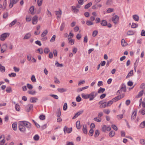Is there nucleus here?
Here are the masks:
<instances>
[{"instance_id":"obj_42","label":"nucleus","mask_w":145,"mask_h":145,"mask_svg":"<svg viewBox=\"0 0 145 145\" xmlns=\"http://www.w3.org/2000/svg\"><path fill=\"white\" fill-rule=\"evenodd\" d=\"M6 91L8 93L11 92V91H12L11 88L10 86L7 87L6 89Z\"/></svg>"},{"instance_id":"obj_36","label":"nucleus","mask_w":145,"mask_h":145,"mask_svg":"<svg viewBox=\"0 0 145 145\" xmlns=\"http://www.w3.org/2000/svg\"><path fill=\"white\" fill-rule=\"evenodd\" d=\"M80 122L79 121H77L76 122V127L77 128L79 129L80 128Z\"/></svg>"},{"instance_id":"obj_59","label":"nucleus","mask_w":145,"mask_h":145,"mask_svg":"<svg viewBox=\"0 0 145 145\" xmlns=\"http://www.w3.org/2000/svg\"><path fill=\"white\" fill-rule=\"evenodd\" d=\"M50 50L48 48H46L44 49V52L46 54H48L50 52Z\"/></svg>"},{"instance_id":"obj_25","label":"nucleus","mask_w":145,"mask_h":145,"mask_svg":"<svg viewBox=\"0 0 145 145\" xmlns=\"http://www.w3.org/2000/svg\"><path fill=\"white\" fill-rule=\"evenodd\" d=\"M57 91L60 93H63L66 91L67 89L63 88H58L57 89Z\"/></svg>"},{"instance_id":"obj_51","label":"nucleus","mask_w":145,"mask_h":145,"mask_svg":"<svg viewBox=\"0 0 145 145\" xmlns=\"http://www.w3.org/2000/svg\"><path fill=\"white\" fill-rule=\"evenodd\" d=\"M113 103L112 101L111 100L109 101L108 102L106 103V105L107 107L111 105Z\"/></svg>"},{"instance_id":"obj_9","label":"nucleus","mask_w":145,"mask_h":145,"mask_svg":"<svg viewBox=\"0 0 145 145\" xmlns=\"http://www.w3.org/2000/svg\"><path fill=\"white\" fill-rule=\"evenodd\" d=\"M38 19V17L36 16H35L33 17L32 20L33 24L35 25L37 23Z\"/></svg>"},{"instance_id":"obj_14","label":"nucleus","mask_w":145,"mask_h":145,"mask_svg":"<svg viewBox=\"0 0 145 145\" xmlns=\"http://www.w3.org/2000/svg\"><path fill=\"white\" fill-rule=\"evenodd\" d=\"M82 130L84 133L87 134L88 132L86 125H83Z\"/></svg>"},{"instance_id":"obj_21","label":"nucleus","mask_w":145,"mask_h":145,"mask_svg":"<svg viewBox=\"0 0 145 145\" xmlns=\"http://www.w3.org/2000/svg\"><path fill=\"white\" fill-rule=\"evenodd\" d=\"M112 3V0H107L106 3V4L107 5H111Z\"/></svg>"},{"instance_id":"obj_34","label":"nucleus","mask_w":145,"mask_h":145,"mask_svg":"<svg viewBox=\"0 0 145 145\" xmlns=\"http://www.w3.org/2000/svg\"><path fill=\"white\" fill-rule=\"evenodd\" d=\"M48 31L47 30H46L44 31L41 34V37H43L45 36L48 33Z\"/></svg>"},{"instance_id":"obj_44","label":"nucleus","mask_w":145,"mask_h":145,"mask_svg":"<svg viewBox=\"0 0 145 145\" xmlns=\"http://www.w3.org/2000/svg\"><path fill=\"white\" fill-rule=\"evenodd\" d=\"M138 27V25L137 24H136V23L133 22L132 23L131 27L133 28H135L137 27Z\"/></svg>"},{"instance_id":"obj_11","label":"nucleus","mask_w":145,"mask_h":145,"mask_svg":"<svg viewBox=\"0 0 145 145\" xmlns=\"http://www.w3.org/2000/svg\"><path fill=\"white\" fill-rule=\"evenodd\" d=\"M83 112V110L77 112L76 114H75V115L73 117L72 119H75L76 118H77Z\"/></svg>"},{"instance_id":"obj_17","label":"nucleus","mask_w":145,"mask_h":145,"mask_svg":"<svg viewBox=\"0 0 145 145\" xmlns=\"http://www.w3.org/2000/svg\"><path fill=\"white\" fill-rule=\"evenodd\" d=\"M12 129L14 131H16L17 129V124L16 123H14L12 125Z\"/></svg>"},{"instance_id":"obj_4","label":"nucleus","mask_w":145,"mask_h":145,"mask_svg":"<svg viewBox=\"0 0 145 145\" xmlns=\"http://www.w3.org/2000/svg\"><path fill=\"white\" fill-rule=\"evenodd\" d=\"M9 34L8 33H4L1 35L0 39L1 41H4L5 40L6 37H8Z\"/></svg>"},{"instance_id":"obj_20","label":"nucleus","mask_w":145,"mask_h":145,"mask_svg":"<svg viewBox=\"0 0 145 145\" xmlns=\"http://www.w3.org/2000/svg\"><path fill=\"white\" fill-rule=\"evenodd\" d=\"M88 86H86L80 88H79L77 89V91L78 92H80L84 89H86L88 88Z\"/></svg>"},{"instance_id":"obj_64","label":"nucleus","mask_w":145,"mask_h":145,"mask_svg":"<svg viewBox=\"0 0 145 145\" xmlns=\"http://www.w3.org/2000/svg\"><path fill=\"white\" fill-rule=\"evenodd\" d=\"M139 112L144 115L145 114V109H142L141 110H140Z\"/></svg>"},{"instance_id":"obj_26","label":"nucleus","mask_w":145,"mask_h":145,"mask_svg":"<svg viewBox=\"0 0 145 145\" xmlns=\"http://www.w3.org/2000/svg\"><path fill=\"white\" fill-rule=\"evenodd\" d=\"M107 21L105 20H103L101 21V24L102 26H106L107 25Z\"/></svg>"},{"instance_id":"obj_6","label":"nucleus","mask_w":145,"mask_h":145,"mask_svg":"<svg viewBox=\"0 0 145 145\" xmlns=\"http://www.w3.org/2000/svg\"><path fill=\"white\" fill-rule=\"evenodd\" d=\"M72 130V128H68L66 126H65L63 129V131L64 133H70L71 132Z\"/></svg>"},{"instance_id":"obj_57","label":"nucleus","mask_w":145,"mask_h":145,"mask_svg":"<svg viewBox=\"0 0 145 145\" xmlns=\"http://www.w3.org/2000/svg\"><path fill=\"white\" fill-rule=\"evenodd\" d=\"M113 10H114L113 8H108L107 9L106 12L107 13H110V12H113Z\"/></svg>"},{"instance_id":"obj_30","label":"nucleus","mask_w":145,"mask_h":145,"mask_svg":"<svg viewBox=\"0 0 145 145\" xmlns=\"http://www.w3.org/2000/svg\"><path fill=\"white\" fill-rule=\"evenodd\" d=\"M121 44L122 46H125L127 45V43L125 42V40L124 39L122 40L121 42Z\"/></svg>"},{"instance_id":"obj_47","label":"nucleus","mask_w":145,"mask_h":145,"mask_svg":"<svg viewBox=\"0 0 145 145\" xmlns=\"http://www.w3.org/2000/svg\"><path fill=\"white\" fill-rule=\"evenodd\" d=\"M16 22L17 20H14L9 25V26L12 27L13 25H14L16 24Z\"/></svg>"},{"instance_id":"obj_52","label":"nucleus","mask_w":145,"mask_h":145,"mask_svg":"<svg viewBox=\"0 0 145 145\" xmlns=\"http://www.w3.org/2000/svg\"><path fill=\"white\" fill-rule=\"evenodd\" d=\"M8 75L10 77H14L16 76V74L14 73H12L8 74Z\"/></svg>"},{"instance_id":"obj_22","label":"nucleus","mask_w":145,"mask_h":145,"mask_svg":"<svg viewBox=\"0 0 145 145\" xmlns=\"http://www.w3.org/2000/svg\"><path fill=\"white\" fill-rule=\"evenodd\" d=\"M61 112L60 108L57 109V111L56 112V116L57 117H59L61 116Z\"/></svg>"},{"instance_id":"obj_43","label":"nucleus","mask_w":145,"mask_h":145,"mask_svg":"<svg viewBox=\"0 0 145 145\" xmlns=\"http://www.w3.org/2000/svg\"><path fill=\"white\" fill-rule=\"evenodd\" d=\"M31 80L33 82H36V79L35 76L33 75L32 76L31 78Z\"/></svg>"},{"instance_id":"obj_27","label":"nucleus","mask_w":145,"mask_h":145,"mask_svg":"<svg viewBox=\"0 0 145 145\" xmlns=\"http://www.w3.org/2000/svg\"><path fill=\"white\" fill-rule=\"evenodd\" d=\"M92 3L91 2H89L84 7V8L85 9H87L91 5H92Z\"/></svg>"},{"instance_id":"obj_56","label":"nucleus","mask_w":145,"mask_h":145,"mask_svg":"<svg viewBox=\"0 0 145 145\" xmlns=\"http://www.w3.org/2000/svg\"><path fill=\"white\" fill-rule=\"evenodd\" d=\"M98 31H94L92 33V36L93 37H95L98 34Z\"/></svg>"},{"instance_id":"obj_23","label":"nucleus","mask_w":145,"mask_h":145,"mask_svg":"<svg viewBox=\"0 0 145 145\" xmlns=\"http://www.w3.org/2000/svg\"><path fill=\"white\" fill-rule=\"evenodd\" d=\"M34 7L33 6H32L29 8V11L30 13L32 15L34 14Z\"/></svg>"},{"instance_id":"obj_18","label":"nucleus","mask_w":145,"mask_h":145,"mask_svg":"<svg viewBox=\"0 0 145 145\" xmlns=\"http://www.w3.org/2000/svg\"><path fill=\"white\" fill-rule=\"evenodd\" d=\"M133 17L134 20L138 21L139 20V17L137 15H134L133 16Z\"/></svg>"},{"instance_id":"obj_48","label":"nucleus","mask_w":145,"mask_h":145,"mask_svg":"<svg viewBox=\"0 0 145 145\" xmlns=\"http://www.w3.org/2000/svg\"><path fill=\"white\" fill-rule=\"evenodd\" d=\"M99 134V130H96L95 134L94 135V136L95 137H98Z\"/></svg>"},{"instance_id":"obj_12","label":"nucleus","mask_w":145,"mask_h":145,"mask_svg":"<svg viewBox=\"0 0 145 145\" xmlns=\"http://www.w3.org/2000/svg\"><path fill=\"white\" fill-rule=\"evenodd\" d=\"M122 91L125 92L126 91V86L124 84H123L121 85V87L120 89Z\"/></svg>"},{"instance_id":"obj_35","label":"nucleus","mask_w":145,"mask_h":145,"mask_svg":"<svg viewBox=\"0 0 145 145\" xmlns=\"http://www.w3.org/2000/svg\"><path fill=\"white\" fill-rule=\"evenodd\" d=\"M81 96L82 97L85 99H88V94L85 95L84 93H83L81 94Z\"/></svg>"},{"instance_id":"obj_50","label":"nucleus","mask_w":145,"mask_h":145,"mask_svg":"<svg viewBox=\"0 0 145 145\" xmlns=\"http://www.w3.org/2000/svg\"><path fill=\"white\" fill-rule=\"evenodd\" d=\"M5 137L4 135H1L0 137V142H2L3 141L5 140Z\"/></svg>"},{"instance_id":"obj_7","label":"nucleus","mask_w":145,"mask_h":145,"mask_svg":"<svg viewBox=\"0 0 145 145\" xmlns=\"http://www.w3.org/2000/svg\"><path fill=\"white\" fill-rule=\"evenodd\" d=\"M19 0H10L9 7L10 8H12L14 4H16Z\"/></svg>"},{"instance_id":"obj_41","label":"nucleus","mask_w":145,"mask_h":145,"mask_svg":"<svg viewBox=\"0 0 145 145\" xmlns=\"http://www.w3.org/2000/svg\"><path fill=\"white\" fill-rule=\"evenodd\" d=\"M140 144L142 145H145V140L144 139H140Z\"/></svg>"},{"instance_id":"obj_13","label":"nucleus","mask_w":145,"mask_h":145,"mask_svg":"<svg viewBox=\"0 0 145 145\" xmlns=\"http://www.w3.org/2000/svg\"><path fill=\"white\" fill-rule=\"evenodd\" d=\"M121 99V97L120 96H117V97L114 98L112 100H111L112 101V102H116L118 100Z\"/></svg>"},{"instance_id":"obj_38","label":"nucleus","mask_w":145,"mask_h":145,"mask_svg":"<svg viewBox=\"0 0 145 145\" xmlns=\"http://www.w3.org/2000/svg\"><path fill=\"white\" fill-rule=\"evenodd\" d=\"M55 65L57 67H62L63 66L62 64H60L57 61L56 62Z\"/></svg>"},{"instance_id":"obj_58","label":"nucleus","mask_w":145,"mask_h":145,"mask_svg":"<svg viewBox=\"0 0 145 145\" xmlns=\"http://www.w3.org/2000/svg\"><path fill=\"white\" fill-rule=\"evenodd\" d=\"M86 24L88 25H90L93 24V23L89 21H87L86 22Z\"/></svg>"},{"instance_id":"obj_28","label":"nucleus","mask_w":145,"mask_h":145,"mask_svg":"<svg viewBox=\"0 0 145 145\" xmlns=\"http://www.w3.org/2000/svg\"><path fill=\"white\" fill-rule=\"evenodd\" d=\"M115 135V132L113 131H111L109 133V136L110 137H113Z\"/></svg>"},{"instance_id":"obj_45","label":"nucleus","mask_w":145,"mask_h":145,"mask_svg":"<svg viewBox=\"0 0 145 145\" xmlns=\"http://www.w3.org/2000/svg\"><path fill=\"white\" fill-rule=\"evenodd\" d=\"M39 138V136L38 135H36L33 137V139L35 140H38Z\"/></svg>"},{"instance_id":"obj_24","label":"nucleus","mask_w":145,"mask_h":145,"mask_svg":"<svg viewBox=\"0 0 145 145\" xmlns=\"http://www.w3.org/2000/svg\"><path fill=\"white\" fill-rule=\"evenodd\" d=\"M135 32L133 31L130 30L128 31L127 34L128 35H133L134 34Z\"/></svg>"},{"instance_id":"obj_1","label":"nucleus","mask_w":145,"mask_h":145,"mask_svg":"<svg viewBox=\"0 0 145 145\" xmlns=\"http://www.w3.org/2000/svg\"><path fill=\"white\" fill-rule=\"evenodd\" d=\"M97 95V93L95 91H93L90 93L88 94V96L89 100L91 101L93 100Z\"/></svg>"},{"instance_id":"obj_63","label":"nucleus","mask_w":145,"mask_h":145,"mask_svg":"<svg viewBox=\"0 0 145 145\" xmlns=\"http://www.w3.org/2000/svg\"><path fill=\"white\" fill-rule=\"evenodd\" d=\"M140 88L143 90L145 89V84L144 83H142L140 86Z\"/></svg>"},{"instance_id":"obj_46","label":"nucleus","mask_w":145,"mask_h":145,"mask_svg":"<svg viewBox=\"0 0 145 145\" xmlns=\"http://www.w3.org/2000/svg\"><path fill=\"white\" fill-rule=\"evenodd\" d=\"M27 87L30 90L32 89L33 88V86L29 84H27Z\"/></svg>"},{"instance_id":"obj_55","label":"nucleus","mask_w":145,"mask_h":145,"mask_svg":"<svg viewBox=\"0 0 145 145\" xmlns=\"http://www.w3.org/2000/svg\"><path fill=\"white\" fill-rule=\"evenodd\" d=\"M103 112L106 114H108L110 113V111L109 109H104Z\"/></svg>"},{"instance_id":"obj_61","label":"nucleus","mask_w":145,"mask_h":145,"mask_svg":"<svg viewBox=\"0 0 145 145\" xmlns=\"http://www.w3.org/2000/svg\"><path fill=\"white\" fill-rule=\"evenodd\" d=\"M93 129H91L89 132V134L91 136H92L93 135Z\"/></svg>"},{"instance_id":"obj_8","label":"nucleus","mask_w":145,"mask_h":145,"mask_svg":"<svg viewBox=\"0 0 145 145\" xmlns=\"http://www.w3.org/2000/svg\"><path fill=\"white\" fill-rule=\"evenodd\" d=\"M33 108V105L31 104H29L26 106L25 109L27 112H29L30 110L32 109Z\"/></svg>"},{"instance_id":"obj_62","label":"nucleus","mask_w":145,"mask_h":145,"mask_svg":"<svg viewBox=\"0 0 145 145\" xmlns=\"http://www.w3.org/2000/svg\"><path fill=\"white\" fill-rule=\"evenodd\" d=\"M67 108V104L66 103H65L63 105V110H66Z\"/></svg>"},{"instance_id":"obj_16","label":"nucleus","mask_w":145,"mask_h":145,"mask_svg":"<svg viewBox=\"0 0 145 145\" xmlns=\"http://www.w3.org/2000/svg\"><path fill=\"white\" fill-rule=\"evenodd\" d=\"M31 36V35L30 33H27L25 36L24 37L23 39H29Z\"/></svg>"},{"instance_id":"obj_39","label":"nucleus","mask_w":145,"mask_h":145,"mask_svg":"<svg viewBox=\"0 0 145 145\" xmlns=\"http://www.w3.org/2000/svg\"><path fill=\"white\" fill-rule=\"evenodd\" d=\"M72 7L74 12L76 13L78 12L79 10L76 9L75 7L72 6Z\"/></svg>"},{"instance_id":"obj_3","label":"nucleus","mask_w":145,"mask_h":145,"mask_svg":"<svg viewBox=\"0 0 145 145\" xmlns=\"http://www.w3.org/2000/svg\"><path fill=\"white\" fill-rule=\"evenodd\" d=\"M22 123H23L25 127L27 128L28 130H30L31 128V124L30 123L27 121H22Z\"/></svg>"},{"instance_id":"obj_5","label":"nucleus","mask_w":145,"mask_h":145,"mask_svg":"<svg viewBox=\"0 0 145 145\" xmlns=\"http://www.w3.org/2000/svg\"><path fill=\"white\" fill-rule=\"evenodd\" d=\"M119 17L117 15H115L112 18V21L115 24H116L119 21Z\"/></svg>"},{"instance_id":"obj_32","label":"nucleus","mask_w":145,"mask_h":145,"mask_svg":"<svg viewBox=\"0 0 145 145\" xmlns=\"http://www.w3.org/2000/svg\"><path fill=\"white\" fill-rule=\"evenodd\" d=\"M144 93L143 90H142L140 91L137 95V96H136V97L137 98L140 97L142 96Z\"/></svg>"},{"instance_id":"obj_19","label":"nucleus","mask_w":145,"mask_h":145,"mask_svg":"<svg viewBox=\"0 0 145 145\" xmlns=\"http://www.w3.org/2000/svg\"><path fill=\"white\" fill-rule=\"evenodd\" d=\"M105 90V89L104 88H102L100 87V88L98 89L97 93H103Z\"/></svg>"},{"instance_id":"obj_29","label":"nucleus","mask_w":145,"mask_h":145,"mask_svg":"<svg viewBox=\"0 0 145 145\" xmlns=\"http://www.w3.org/2000/svg\"><path fill=\"white\" fill-rule=\"evenodd\" d=\"M133 70L131 71L126 76V78H128L130 76H132L133 74Z\"/></svg>"},{"instance_id":"obj_33","label":"nucleus","mask_w":145,"mask_h":145,"mask_svg":"<svg viewBox=\"0 0 145 145\" xmlns=\"http://www.w3.org/2000/svg\"><path fill=\"white\" fill-rule=\"evenodd\" d=\"M106 107H107V106L106 105V102H105L104 104H103L102 105H100L99 106V107L100 108H105Z\"/></svg>"},{"instance_id":"obj_40","label":"nucleus","mask_w":145,"mask_h":145,"mask_svg":"<svg viewBox=\"0 0 145 145\" xmlns=\"http://www.w3.org/2000/svg\"><path fill=\"white\" fill-rule=\"evenodd\" d=\"M27 93L29 94L33 95L36 93V92L35 91L30 90L28 91Z\"/></svg>"},{"instance_id":"obj_15","label":"nucleus","mask_w":145,"mask_h":145,"mask_svg":"<svg viewBox=\"0 0 145 145\" xmlns=\"http://www.w3.org/2000/svg\"><path fill=\"white\" fill-rule=\"evenodd\" d=\"M38 100V99L35 97H31L30 99V101L31 103H35L36 101Z\"/></svg>"},{"instance_id":"obj_10","label":"nucleus","mask_w":145,"mask_h":145,"mask_svg":"<svg viewBox=\"0 0 145 145\" xmlns=\"http://www.w3.org/2000/svg\"><path fill=\"white\" fill-rule=\"evenodd\" d=\"M137 109L135 110L133 112L131 115V120H135L137 116Z\"/></svg>"},{"instance_id":"obj_49","label":"nucleus","mask_w":145,"mask_h":145,"mask_svg":"<svg viewBox=\"0 0 145 145\" xmlns=\"http://www.w3.org/2000/svg\"><path fill=\"white\" fill-rule=\"evenodd\" d=\"M43 0H37V3L38 5L40 7L41 6L42 2Z\"/></svg>"},{"instance_id":"obj_37","label":"nucleus","mask_w":145,"mask_h":145,"mask_svg":"<svg viewBox=\"0 0 145 145\" xmlns=\"http://www.w3.org/2000/svg\"><path fill=\"white\" fill-rule=\"evenodd\" d=\"M65 26V23L64 22H63L61 25L60 26V31H62Z\"/></svg>"},{"instance_id":"obj_60","label":"nucleus","mask_w":145,"mask_h":145,"mask_svg":"<svg viewBox=\"0 0 145 145\" xmlns=\"http://www.w3.org/2000/svg\"><path fill=\"white\" fill-rule=\"evenodd\" d=\"M20 107L19 104H16L15 106V108L16 110L17 111H19L20 110Z\"/></svg>"},{"instance_id":"obj_31","label":"nucleus","mask_w":145,"mask_h":145,"mask_svg":"<svg viewBox=\"0 0 145 145\" xmlns=\"http://www.w3.org/2000/svg\"><path fill=\"white\" fill-rule=\"evenodd\" d=\"M140 127L141 128H143L145 127V120L142 122L140 125Z\"/></svg>"},{"instance_id":"obj_53","label":"nucleus","mask_w":145,"mask_h":145,"mask_svg":"<svg viewBox=\"0 0 145 145\" xmlns=\"http://www.w3.org/2000/svg\"><path fill=\"white\" fill-rule=\"evenodd\" d=\"M50 96L53 97L54 98L57 99H58V97L56 95H55L53 94H50Z\"/></svg>"},{"instance_id":"obj_54","label":"nucleus","mask_w":145,"mask_h":145,"mask_svg":"<svg viewBox=\"0 0 145 145\" xmlns=\"http://www.w3.org/2000/svg\"><path fill=\"white\" fill-rule=\"evenodd\" d=\"M39 118L41 120H44L45 118V116L43 114H41L39 116Z\"/></svg>"},{"instance_id":"obj_2","label":"nucleus","mask_w":145,"mask_h":145,"mask_svg":"<svg viewBox=\"0 0 145 145\" xmlns=\"http://www.w3.org/2000/svg\"><path fill=\"white\" fill-rule=\"evenodd\" d=\"M21 122L22 121H20L18 123V128L21 132L22 133H24L26 131V128L24 124Z\"/></svg>"}]
</instances>
